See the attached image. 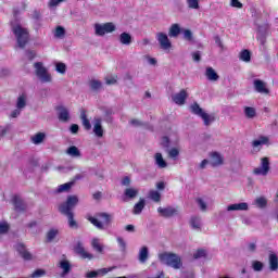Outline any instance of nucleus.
<instances>
[{
  "label": "nucleus",
  "instance_id": "obj_20",
  "mask_svg": "<svg viewBox=\"0 0 278 278\" xmlns=\"http://www.w3.org/2000/svg\"><path fill=\"white\" fill-rule=\"evenodd\" d=\"M12 204L15 207V212H25L27 205H25V202L23 201V199H21V197L18 195H14L12 199Z\"/></svg>",
  "mask_w": 278,
  "mask_h": 278
},
{
  "label": "nucleus",
  "instance_id": "obj_45",
  "mask_svg": "<svg viewBox=\"0 0 278 278\" xmlns=\"http://www.w3.org/2000/svg\"><path fill=\"white\" fill-rule=\"evenodd\" d=\"M61 214H64L65 216H67L68 225L72 229L77 227V222H75L73 212L72 213H61Z\"/></svg>",
  "mask_w": 278,
  "mask_h": 278
},
{
  "label": "nucleus",
  "instance_id": "obj_21",
  "mask_svg": "<svg viewBox=\"0 0 278 278\" xmlns=\"http://www.w3.org/2000/svg\"><path fill=\"white\" fill-rule=\"evenodd\" d=\"M211 161L210 164L213 166H223L224 159L223 155L218 152H212L210 154Z\"/></svg>",
  "mask_w": 278,
  "mask_h": 278
},
{
  "label": "nucleus",
  "instance_id": "obj_39",
  "mask_svg": "<svg viewBox=\"0 0 278 278\" xmlns=\"http://www.w3.org/2000/svg\"><path fill=\"white\" fill-rule=\"evenodd\" d=\"M89 87H90L94 92H97V91L101 90V88H103V84H102L100 80H98V79H91V80L89 81Z\"/></svg>",
  "mask_w": 278,
  "mask_h": 278
},
{
  "label": "nucleus",
  "instance_id": "obj_48",
  "mask_svg": "<svg viewBox=\"0 0 278 278\" xmlns=\"http://www.w3.org/2000/svg\"><path fill=\"white\" fill-rule=\"evenodd\" d=\"M66 30L62 26H58L54 31L55 38H64Z\"/></svg>",
  "mask_w": 278,
  "mask_h": 278
},
{
  "label": "nucleus",
  "instance_id": "obj_36",
  "mask_svg": "<svg viewBox=\"0 0 278 278\" xmlns=\"http://www.w3.org/2000/svg\"><path fill=\"white\" fill-rule=\"evenodd\" d=\"M147 260H149V248L142 247L139 251V262H141V264H144Z\"/></svg>",
  "mask_w": 278,
  "mask_h": 278
},
{
  "label": "nucleus",
  "instance_id": "obj_54",
  "mask_svg": "<svg viewBox=\"0 0 278 278\" xmlns=\"http://www.w3.org/2000/svg\"><path fill=\"white\" fill-rule=\"evenodd\" d=\"M45 275H46L45 269H36V270L30 275V277H31V278H40V277H45Z\"/></svg>",
  "mask_w": 278,
  "mask_h": 278
},
{
  "label": "nucleus",
  "instance_id": "obj_56",
  "mask_svg": "<svg viewBox=\"0 0 278 278\" xmlns=\"http://www.w3.org/2000/svg\"><path fill=\"white\" fill-rule=\"evenodd\" d=\"M143 58L150 66H155L157 64V59L151 58V55H144Z\"/></svg>",
  "mask_w": 278,
  "mask_h": 278
},
{
  "label": "nucleus",
  "instance_id": "obj_35",
  "mask_svg": "<svg viewBox=\"0 0 278 278\" xmlns=\"http://www.w3.org/2000/svg\"><path fill=\"white\" fill-rule=\"evenodd\" d=\"M91 247L97 253H103V244H101V240L99 238H93L91 240Z\"/></svg>",
  "mask_w": 278,
  "mask_h": 278
},
{
  "label": "nucleus",
  "instance_id": "obj_57",
  "mask_svg": "<svg viewBox=\"0 0 278 278\" xmlns=\"http://www.w3.org/2000/svg\"><path fill=\"white\" fill-rule=\"evenodd\" d=\"M117 77L116 76H108L105 77V84L108 86H114L116 84Z\"/></svg>",
  "mask_w": 278,
  "mask_h": 278
},
{
  "label": "nucleus",
  "instance_id": "obj_18",
  "mask_svg": "<svg viewBox=\"0 0 278 278\" xmlns=\"http://www.w3.org/2000/svg\"><path fill=\"white\" fill-rule=\"evenodd\" d=\"M139 193L140 190L134 187H128L124 190L123 201H132V199H136V197H138Z\"/></svg>",
  "mask_w": 278,
  "mask_h": 278
},
{
  "label": "nucleus",
  "instance_id": "obj_61",
  "mask_svg": "<svg viewBox=\"0 0 278 278\" xmlns=\"http://www.w3.org/2000/svg\"><path fill=\"white\" fill-rule=\"evenodd\" d=\"M21 112H23L21 109H15L11 112L10 118H18L21 116Z\"/></svg>",
  "mask_w": 278,
  "mask_h": 278
},
{
  "label": "nucleus",
  "instance_id": "obj_38",
  "mask_svg": "<svg viewBox=\"0 0 278 278\" xmlns=\"http://www.w3.org/2000/svg\"><path fill=\"white\" fill-rule=\"evenodd\" d=\"M119 42L126 46L131 45V35H129V33H122L119 35Z\"/></svg>",
  "mask_w": 278,
  "mask_h": 278
},
{
  "label": "nucleus",
  "instance_id": "obj_12",
  "mask_svg": "<svg viewBox=\"0 0 278 278\" xmlns=\"http://www.w3.org/2000/svg\"><path fill=\"white\" fill-rule=\"evenodd\" d=\"M270 146V138L266 136H260L257 139L252 141L253 149H257V151H262V147Z\"/></svg>",
  "mask_w": 278,
  "mask_h": 278
},
{
  "label": "nucleus",
  "instance_id": "obj_64",
  "mask_svg": "<svg viewBox=\"0 0 278 278\" xmlns=\"http://www.w3.org/2000/svg\"><path fill=\"white\" fill-rule=\"evenodd\" d=\"M26 58L28 60H34V58H36V52H34L31 50L26 51Z\"/></svg>",
  "mask_w": 278,
  "mask_h": 278
},
{
  "label": "nucleus",
  "instance_id": "obj_9",
  "mask_svg": "<svg viewBox=\"0 0 278 278\" xmlns=\"http://www.w3.org/2000/svg\"><path fill=\"white\" fill-rule=\"evenodd\" d=\"M156 40L163 51H170V49H173V43L170 42V39H168V35L165 33H157Z\"/></svg>",
  "mask_w": 278,
  "mask_h": 278
},
{
  "label": "nucleus",
  "instance_id": "obj_10",
  "mask_svg": "<svg viewBox=\"0 0 278 278\" xmlns=\"http://www.w3.org/2000/svg\"><path fill=\"white\" fill-rule=\"evenodd\" d=\"M56 111H58V118L61 123H68V121H71V111L68 110V108L64 105H59L56 108Z\"/></svg>",
  "mask_w": 278,
  "mask_h": 278
},
{
  "label": "nucleus",
  "instance_id": "obj_24",
  "mask_svg": "<svg viewBox=\"0 0 278 278\" xmlns=\"http://www.w3.org/2000/svg\"><path fill=\"white\" fill-rule=\"evenodd\" d=\"M59 268H61L62 271V277H66V275H68V273H71V262L66 261V260H62L59 262Z\"/></svg>",
  "mask_w": 278,
  "mask_h": 278
},
{
  "label": "nucleus",
  "instance_id": "obj_25",
  "mask_svg": "<svg viewBox=\"0 0 278 278\" xmlns=\"http://www.w3.org/2000/svg\"><path fill=\"white\" fill-rule=\"evenodd\" d=\"M147 205V202L143 198H140L139 202L134 205L132 214L138 216L139 214H142V210H144V206Z\"/></svg>",
  "mask_w": 278,
  "mask_h": 278
},
{
  "label": "nucleus",
  "instance_id": "obj_3",
  "mask_svg": "<svg viewBox=\"0 0 278 278\" xmlns=\"http://www.w3.org/2000/svg\"><path fill=\"white\" fill-rule=\"evenodd\" d=\"M190 112L191 114H194L195 116H200L202 118L205 127H210L211 123H214L216 121V117L212 114L205 113L199 105V103L194 102L193 104L190 105Z\"/></svg>",
  "mask_w": 278,
  "mask_h": 278
},
{
  "label": "nucleus",
  "instance_id": "obj_60",
  "mask_svg": "<svg viewBox=\"0 0 278 278\" xmlns=\"http://www.w3.org/2000/svg\"><path fill=\"white\" fill-rule=\"evenodd\" d=\"M231 8H237L238 10H242V2L240 0H230Z\"/></svg>",
  "mask_w": 278,
  "mask_h": 278
},
{
  "label": "nucleus",
  "instance_id": "obj_4",
  "mask_svg": "<svg viewBox=\"0 0 278 278\" xmlns=\"http://www.w3.org/2000/svg\"><path fill=\"white\" fill-rule=\"evenodd\" d=\"M12 31L17 40V45L21 49H24L25 45L29 41V31L27 28H23L21 25L12 27Z\"/></svg>",
  "mask_w": 278,
  "mask_h": 278
},
{
  "label": "nucleus",
  "instance_id": "obj_6",
  "mask_svg": "<svg viewBox=\"0 0 278 278\" xmlns=\"http://www.w3.org/2000/svg\"><path fill=\"white\" fill-rule=\"evenodd\" d=\"M113 31H116V26L112 22L94 24L96 36H105V34H112Z\"/></svg>",
  "mask_w": 278,
  "mask_h": 278
},
{
  "label": "nucleus",
  "instance_id": "obj_8",
  "mask_svg": "<svg viewBox=\"0 0 278 278\" xmlns=\"http://www.w3.org/2000/svg\"><path fill=\"white\" fill-rule=\"evenodd\" d=\"M79 203L77 195H70L65 203L61 204L59 211L61 213H72L73 207Z\"/></svg>",
  "mask_w": 278,
  "mask_h": 278
},
{
  "label": "nucleus",
  "instance_id": "obj_7",
  "mask_svg": "<svg viewBox=\"0 0 278 278\" xmlns=\"http://www.w3.org/2000/svg\"><path fill=\"white\" fill-rule=\"evenodd\" d=\"M268 173H270V159H268V156H264L261 159V166L253 169V175L266 177Z\"/></svg>",
  "mask_w": 278,
  "mask_h": 278
},
{
  "label": "nucleus",
  "instance_id": "obj_43",
  "mask_svg": "<svg viewBox=\"0 0 278 278\" xmlns=\"http://www.w3.org/2000/svg\"><path fill=\"white\" fill-rule=\"evenodd\" d=\"M252 269L254 273H262L264 270V264L261 261H252Z\"/></svg>",
  "mask_w": 278,
  "mask_h": 278
},
{
  "label": "nucleus",
  "instance_id": "obj_33",
  "mask_svg": "<svg viewBox=\"0 0 278 278\" xmlns=\"http://www.w3.org/2000/svg\"><path fill=\"white\" fill-rule=\"evenodd\" d=\"M66 154L70 155V157H81V151L75 146L67 148Z\"/></svg>",
  "mask_w": 278,
  "mask_h": 278
},
{
  "label": "nucleus",
  "instance_id": "obj_59",
  "mask_svg": "<svg viewBox=\"0 0 278 278\" xmlns=\"http://www.w3.org/2000/svg\"><path fill=\"white\" fill-rule=\"evenodd\" d=\"M206 255V252L205 250L201 249V250H198L194 254H193V257L194 260H199L201 257H205Z\"/></svg>",
  "mask_w": 278,
  "mask_h": 278
},
{
  "label": "nucleus",
  "instance_id": "obj_58",
  "mask_svg": "<svg viewBox=\"0 0 278 278\" xmlns=\"http://www.w3.org/2000/svg\"><path fill=\"white\" fill-rule=\"evenodd\" d=\"M184 38H185V40H188L189 42H192V30L185 29L184 30Z\"/></svg>",
  "mask_w": 278,
  "mask_h": 278
},
{
  "label": "nucleus",
  "instance_id": "obj_23",
  "mask_svg": "<svg viewBox=\"0 0 278 278\" xmlns=\"http://www.w3.org/2000/svg\"><path fill=\"white\" fill-rule=\"evenodd\" d=\"M268 262H269V270L275 273L278 270V256L275 253H270L268 256Z\"/></svg>",
  "mask_w": 278,
  "mask_h": 278
},
{
  "label": "nucleus",
  "instance_id": "obj_52",
  "mask_svg": "<svg viewBox=\"0 0 278 278\" xmlns=\"http://www.w3.org/2000/svg\"><path fill=\"white\" fill-rule=\"evenodd\" d=\"M117 244H118L121 251L127 250V242H125V239H123L122 237H117Z\"/></svg>",
  "mask_w": 278,
  "mask_h": 278
},
{
  "label": "nucleus",
  "instance_id": "obj_40",
  "mask_svg": "<svg viewBox=\"0 0 278 278\" xmlns=\"http://www.w3.org/2000/svg\"><path fill=\"white\" fill-rule=\"evenodd\" d=\"M149 199L154 201V203H160V201H162V194L159 191L150 190L149 191Z\"/></svg>",
  "mask_w": 278,
  "mask_h": 278
},
{
  "label": "nucleus",
  "instance_id": "obj_41",
  "mask_svg": "<svg viewBox=\"0 0 278 278\" xmlns=\"http://www.w3.org/2000/svg\"><path fill=\"white\" fill-rule=\"evenodd\" d=\"M254 205L263 210V207H266V205H268V200H266V198L264 197L256 198L254 201Z\"/></svg>",
  "mask_w": 278,
  "mask_h": 278
},
{
  "label": "nucleus",
  "instance_id": "obj_49",
  "mask_svg": "<svg viewBox=\"0 0 278 278\" xmlns=\"http://www.w3.org/2000/svg\"><path fill=\"white\" fill-rule=\"evenodd\" d=\"M199 1L200 0H187V5L190 10H199Z\"/></svg>",
  "mask_w": 278,
  "mask_h": 278
},
{
  "label": "nucleus",
  "instance_id": "obj_2",
  "mask_svg": "<svg viewBox=\"0 0 278 278\" xmlns=\"http://www.w3.org/2000/svg\"><path fill=\"white\" fill-rule=\"evenodd\" d=\"M35 75L41 81V84H51L53 76L49 70L45 66L43 62L34 63Z\"/></svg>",
  "mask_w": 278,
  "mask_h": 278
},
{
  "label": "nucleus",
  "instance_id": "obj_26",
  "mask_svg": "<svg viewBox=\"0 0 278 278\" xmlns=\"http://www.w3.org/2000/svg\"><path fill=\"white\" fill-rule=\"evenodd\" d=\"M15 108H17V110H22V111L25 108H27V96L25 93H22L21 96L17 97Z\"/></svg>",
  "mask_w": 278,
  "mask_h": 278
},
{
  "label": "nucleus",
  "instance_id": "obj_17",
  "mask_svg": "<svg viewBox=\"0 0 278 278\" xmlns=\"http://www.w3.org/2000/svg\"><path fill=\"white\" fill-rule=\"evenodd\" d=\"M103 119L101 117L93 118V134L97 138H103Z\"/></svg>",
  "mask_w": 278,
  "mask_h": 278
},
{
  "label": "nucleus",
  "instance_id": "obj_37",
  "mask_svg": "<svg viewBox=\"0 0 278 278\" xmlns=\"http://www.w3.org/2000/svg\"><path fill=\"white\" fill-rule=\"evenodd\" d=\"M59 233H60V230L55 228H51L46 235L47 242H53V240H55Z\"/></svg>",
  "mask_w": 278,
  "mask_h": 278
},
{
  "label": "nucleus",
  "instance_id": "obj_14",
  "mask_svg": "<svg viewBox=\"0 0 278 278\" xmlns=\"http://www.w3.org/2000/svg\"><path fill=\"white\" fill-rule=\"evenodd\" d=\"M187 99L188 92L186 91V89H181L180 92L172 96V100L174 101V103H176V105H184Z\"/></svg>",
  "mask_w": 278,
  "mask_h": 278
},
{
  "label": "nucleus",
  "instance_id": "obj_42",
  "mask_svg": "<svg viewBox=\"0 0 278 278\" xmlns=\"http://www.w3.org/2000/svg\"><path fill=\"white\" fill-rule=\"evenodd\" d=\"M190 225H191L192 229H201V225H202L201 217H199V216L191 217Z\"/></svg>",
  "mask_w": 278,
  "mask_h": 278
},
{
  "label": "nucleus",
  "instance_id": "obj_1",
  "mask_svg": "<svg viewBox=\"0 0 278 278\" xmlns=\"http://www.w3.org/2000/svg\"><path fill=\"white\" fill-rule=\"evenodd\" d=\"M159 260L161 264H165V266H170L175 270H179L184 263H181V257L175 253L163 252L159 254Z\"/></svg>",
  "mask_w": 278,
  "mask_h": 278
},
{
  "label": "nucleus",
  "instance_id": "obj_5",
  "mask_svg": "<svg viewBox=\"0 0 278 278\" xmlns=\"http://www.w3.org/2000/svg\"><path fill=\"white\" fill-rule=\"evenodd\" d=\"M99 218L100 219L89 217L88 220L93 227H97V229H105V227H108V225H110L112 222V216L108 213H100Z\"/></svg>",
  "mask_w": 278,
  "mask_h": 278
},
{
  "label": "nucleus",
  "instance_id": "obj_44",
  "mask_svg": "<svg viewBox=\"0 0 278 278\" xmlns=\"http://www.w3.org/2000/svg\"><path fill=\"white\" fill-rule=\"evenodd\" d=\"M10 231V224L7 220L0 222V236H5Z\"/></svg>",
  "mask_w": 278,
  "mask_h": 278
},
{
  "label": "nucleus",
  "instance_id": "obj_55",
  "mask_svg": "<svg viewBox=\"0 0 278 278\" xmlns=\"http://www.w3.org/2000/svg\"><path fill=\"white\" fill-rule=\"evenodd\" d=\"M247 251L249 253H255L257 251V244H255V242L248 243Z\"/></svg>",
  "mask_w": 278,
  "mask_h": 278
},
{
  "label": "nucleus",
  "instance_id": "obj_53",
  "mask_svg": "<svg viewBox=\"0 0 278 278\" xmlns=\"http://www.w3.org/2000/svg\"><path fill=\"white\" fill-rule=\"evenodd\" d=\"M197 203H198V205H199V207H200V210L202 212H206L207 211V203H205V201H203V199L198 198L197 199Z\"/></svg>",
  "mask_w": 278,
  "mask_h": 278
},
{
  "label": "nucleus",
  "instance_id": "obj_16",
  "mask_svg": "<svg viewBox=\"0 0 278 278\" xmlns=\"http://www.w3.org/2000/svg\"><path fill=\"white\" fill-rule=\"evenodd\" d=\"M15 251H17V253L21 255V257H23V260L30 261L34 257L23 243H17L15 245Z\"/></svg>",
  "mask_w": 278,
  "mask_h": 278
},
{
  "label": "nucleus",
  "instance_id": "obj_15",
  "mask_svg": "<svg viewBox=\"0 0 278 278\" xmlns=\"http://www.w3.org/2000/svg\"><path fill=\"white\" fill-rule=\"evenodd\" d=\"M179 142V137H177L176 134L170 135L168 137H163L161 140L162 147L165 149H168L169 147H173V144H177Z\"/></svg>",
  "mask_w": 278,
  "mask_h": 278
},
{
  "label": "nucleus",
  "instance_id": "obj_11",
  "mask_svg": "<svg viewBox=\"0 0 278 278\" xmlns=\"http://www.w3.org/2000/svg\"><path fill=\"white\" fill-rule=\"evenodd\" d=\"M75 253L79 255L83 260H92V254H90L88 251H86V248H84V243L81 241H78L76 243V247L74 248Z\"/></svg>",
  "mask_w": 278,
  "mask_h": 278
},
{
  "label": "nucleus",
  "instance_id": "obj_30",
  "mask_svg": "<svg viewBox=\"0 0 278 278\" xmlns=\"http://www.w3.org/2000/svg\"><path fill=\"white\" fill-rule=\"evenodd\" d=\"M180 34H181V26H179V24H173L169 27L168 36L170 38H177V36H179Z\"/></svg>",
  "mask_w": 278,
  "mask_h": 278
},
{
  "label": "nucleus",
  "instance_id": "obj_63",
  "mask_svg": "<svg viewBox=\"0 0 278 278\" xmlns=\"http://www.w3.org/2000/svg\"><path fill=\"white\" fill-rule=\"evenodd\" d=\"M129 124L132 127H142V122L140 119H130Z\"/></svg>",
  "mask_w": 278,
  "mask_h": 278
},
{
  "label": "nucleus",
  "instance_id": "obj_51",
  "mask_svg": "<svg viewBox=\"0 0 278 278\" xmlns=\"http://www.w3.org/2000/svg\"><path fill=\"white\" fill-rule=\"evenodd\" d=\"M55 71H56V73H60L61 75H64L66 73V64L56 63L55 64Z\"/></svg>",
  "mask_w": 278,
  "mask_h": 278
},
{
  "label": "nucleus",
  "instance_id": "obj_34",
  "mask_svg": "<svg viewBox=\"0 0 278 278\" xmlns=\"http://www.w3.org/2000/svg\"><path fill=\"white\" fill-rule=\"evenodd\" d=\"M154 160L159 168H166V166H168V163L164 161V156H162V153H156L154 155Z\"/></svg>",
  "mask_w": 278,
  "mask_h": 278
},
{
  "label": "nucleus",
  "instance_id": "obj_50",
  "mask_svg": "<svg viewBox=\"0 0 278 278\" xmlns=\"http://www.w3.org/2000/svg\"><path fill=\"white\" fill-rule=\"evenodd\" d=\"M168 157H170L172 160H177V157L179 156V150L177 148H172L168 150Z\"/></svg>",
  "mask_w": 278,
  "mask_h": 278
},
{
  "label": "nucleus",
  "instance_id": "obj_19",
  "mask_svg": "<svg viewBox=\"0 0 278 278\" xmlns=\"http://www.w3.org/2000/svg\"><path fill=\"white\" fill-rule=\"evenodd\" d=\"M249 204L245 202L235 203L227 206V212H247Z\"/></svg>",
  "mask_w": 278,
  "mask_h": 278
},
{
  "label": "nucleus",
  "instance_id": "obj_31",
  "mask_svg": "<svg viewBox=\"0 0 278 278\" xmlns=\"http://www.w3.org/2000/svg\"><path fill=\"white\" fill-rule=\"evenodd\" d=\"M206 78L208 81H218L219 76L212 67H207L205 72Z\"/></svg>",
  "mask_w": 278,
  "mask_h": 278
},
{
  "label": "nucleus",
  "instance_id": "obj_32",
  "mask_svg": "<svg viewBox=\"0 0 278 278\" xmlns=\"http://www.w3.org/2000/svg\"><path fill=\"white\" fill-rule=\"evenodd\" d=\"M75 182L71 181V182H65L63 185H60L56 190L55 193L56 194H62V192H68L71 190V188H73Z\"/></svg>",
  "mask_w": 278,
  "mask_h": 278
},
{
  "label": "nucleus",
  "instance_id": "obj_28",
  "mask_svg": "<svg viewBox=\"0 0 278 278\" xmlns=\"http://www.w3.org/2000/svg\"><path fill=\"white\" fill-rule=\"evenodd\" d=\"M80 119L83 123V127L87 130L90 131V129H92V125L90 124V119H88V115H86V111L83 110L80 112Z\"/></svg>",
  "mask_w": 278,
  "mask_h": 278
},
{
  "label": "nucleus",
  "instance_id": "obj_29",
  "mask_svg": "<svg viewBox=\"0 0 278 278\" xmlns=\"http://www.w3.org/2000/svg\"><path fill=\"white\" fill-rule=\"evenodd\" d=\"M45 138H47V134L45 132H37L30 138L33 144H42L45 142Z\"/></svg>",
  "mask_w": 278,
  "mask_h": 278
},
{
  "label": "nucleus",
  "instance_id": "obj_62",
  "mask_svg": "<svg viewBox=\"0 0 278 278\" xmlns=\"http://www.w3.org/2000/svg\"><path fill=\"white\" fill-rule=\"evenodd\" d=\"M181 278H194V273L192 271H181V275H180Z\"/></svg>",
  "mask_w": 278,
  "mask_h": 278
},
{
  "label": "nucleus",
  "instance_id": "obj_46",
  "mask_svg": "<svg viewBox=\"0 0 278 278\" xmlns=\"http://www.w3.org/2000/svg\"><path fill=\"white\" fill-rule=\"evenodd\" d=\"M239 58L242 62H251V52L249 50H243L240 52Z\"/></svg>",
  "mask_w": 278,
  "mask_h": 278
},
{
  "label": "nucleus",
  "instance_id": "obj_27",
  "mask_svg": "<svg viewBox=\"0 0 278 278\" xmlns=\"http://www.w3.org/2000/svg\"><path fill=\"white\" fill-rule=\"evenodd\" d=\"M110 270H112V268H102L99 270L88 271L86 274V277L87 278H96V277H99V275H108L110 273Z\"/></svg>",
  "mask_w": 278,
  "mask_h": 278
},
{
  "label": "nucleus",
  "instance_id": "obj_47",
  "mask_svg": "<svg viewBox=\"0 0 278 278\" xmlns=\"http://www.w3.org/2000/svg\"><path fill=\"white\" fill-rule=\"evenodd\" d=\"M244 114H245L247 118H255L256 112H255L254 108L245 106Z\"/></svg>",
  "mask_w": 278,
  "mask_h": 278
},
{
  "label": "nucleus",
  "instance_id": "obj_13",
  "mask_svg": "<svg viewBox=\"0 0 278 278\" xmlns=\"http://www.w3.org/2000/svg\"><path fill=\"white\" fill-rule=\"evenodd\" d=\"M157 212L164 218H170V216H176V214H178L179 211L177 210V207H173V206H167V207L160 206L157 208Z\"/></svg>",
  "mask_w": 278,
  "mask_h": 278
},
{
  "label": "nucleus",
  "instance_id": "obj_22",
  "mask_svg": "<svg viewBox=\"0 0 278 278\" xmlns=\"http://www.w3.org/2000/svg\"><path fill=\"white\" fill-rule=\"evenodd\" d=\"M254 89L256 92H260V94H268L270 92L268 88H266V83L260 79L254 80Z\"/></svg>",
  "mask_w": 278,
  "mask_h": 278
}]
</instances>
